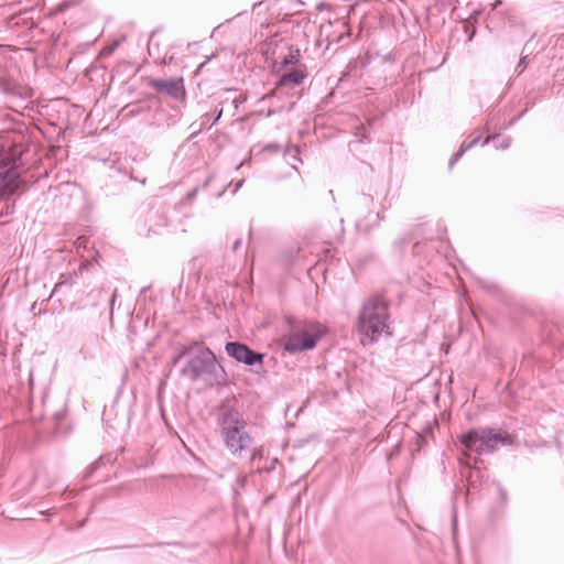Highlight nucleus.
I'll return each mask as SVG.
<instances>
[{"mask_svg": "<svg viewBox=\"0 0 564 564\" xmlns=\"http://www.w3.org/2000/svg\"><path fill=\"white\" fill-rule=\"evenodd\" d=\"M216 181L214 175H209L204 182L192 188L182 200L172 203L162 197L152 198L147 206L140 209L135 221V230L139 236L150 237L151 235H162L176 229L180 220L177 206L192 204L199 192H207L209 198L220 197L226 187L221 184L216 192L209 191V187Z\"/></svg>", "mask_w": 564, "mask_h": 564, "instance_id": "f03ea898", "label": "nucleus"}, {"mask_svg": "<svg viewBox=\"0 0 564 564\" xmlns=\"http://www.w3.org/2000/svg\"><path fill=\"white\" fill-rule=\"evenodd\" d=\"M284 155L286 156H291L293 158L294 160H297V161H301L299 155H300V150L295 145H289L286 147V149L284 150Z\"/></svg>", "mask_w": 564, "mask_h": 564, "instance_id": "7c9ffc66", "label": "nucleus"}, {"mask_svg": "<svg viewBox=\"0 0 564 564\" xmlns=\"http://www.w3.org/2000/svg\"><path fill=\"white\" fill-rule=\"evenodd\" d=\"M145 122L155 129L166 130L174 124L173 117L163 108L161 100L159 101L158 109H153L145 118Z\"/></svg>", "mask_w": 564, "mask_h": 564, "instance_id": "4468645a", "label": "nucleus"}, {"mask_svg": "<svg viewBox=\"0 0 564 564\" xmlns=\"http://www.w3.org/2000/svg\"><path fill=\"white\" fill-rule=\"evenodd\" d=\"M54 292H55V290L50 294V296L46 301H48L51 297H53Z\"/></svg>", "mask_w": 564, "mask_h": 564, "instance_id": "8fccbe9b", "label": "nucleus"}, {"mask_svg": "<svg viewBox=\"0 0 564 564\" xmlns=\"http://www.w3.org/2000/svg\"><path fill=\"white\" fill-rule=\"evenodd\" d=\"M260 4H261V2H256V3L252 4V8L254 9L256 7H258Z\"/></svg>", "mask_w": 564, "mask_h": 564, "instance_id": "49530a36", "label": "nucleus"}, {"mask_svg": "<svg viewBox=\"0 0 564 564\" xmlns=\"http://www.w3.org/2000/svg\"><path fill=\"white\" fill-rule=\"evenodd\" d=\"M323 6H324V4H323V3H321L319 6H316V9H318V10H319Z\"/></svg>", "mask_w": 564, "mask_h": 564, "instance_id": "603ef678", "label": "nucleus"}, {"mask_svg": "<svg viewBox=\"0 0 564 564\" xmlns=\"http://www.w3.org/2000/svg\"><path fill=\"white\" fill-rule=\"evenodd\" d=\"M155 32H152L151 33V36H150V41L152 40V37L154 36Z\"/></svg>", "mask_w": 564, "mask_h": 564, "instance_id": "864d4df0", "label": "nucleus"}, {"mask_svg": "<svg viewBox=\"0 0 564 564\" xmlns=\"http://www.w3.org/2000/svg\"><path fill=\"white\" fill-rule=\"evenodd\" d=\"M528 111V108H525L522 112H520L518 116L511 118L508 123H506L505 126H502L500 128V130H507L509 128H511L513 124H516L524 115L525 112Z\"/></svg>", "mask_w": 564, "mask_h": 564, "instance_id": "2f4dec72", "label": "nucleus"}, {"mask_svg": "<svg viewBox=\"0 0 564 564\" xmlns=\"http://www.w3.org/2000/svg\"><path fill=\"white\" fill-rule=\"evenodd\" d=\"M246 101H247V96H246V95H243V94H240V95H238V96L234 97L232 99H230L229 97L224 98V99L220 101V105H221V107H224V105H226V104H228V102H229V104L232 106V108H234L235 110H238V108H239L242 104H245Z\"/></svg>", "mask_w": 564, "mask_h": 564, "instance_id": "bb28decb", "label": "nucleus"}, {"mask_svg": "<svg viewBox=\"0 0 564 564\" xmlns=\"http://www.w3.org/2000/svg\"><path fill=\"white\" fill-rule=\"evenodd\" d=\"M356 141L362 143L369 139L368 131L364 124L356 126L354 131Z\"/></svg>", "mask_w": 564, "mask_h": 564, "instance_id": "cd10ccee", "label": "nucleus"}, {"mask_svg": "<svg viewBox=\"0 0 564 564\" xmlns=\"http://www.w3.org/2000/svg\"><path fill=\"white\" fill-rule=\"evenodd\" d=\"M147 84L159 93H163L176 101L185 98L186 91L183 77L155 78L145 77Z\"/></svg>", "mask_w": 564, "mask_h": 564, "instance_id": "9d476101", "label": "nucleus"}, {"mask_svg": "<svg viewBox=\"0 0 564 564\" xmlns=\"http://www.w3.org/2000/svg\"><path fill=\"white\" fill-rule=\"evenodd\" d=\"M499 495V500L496 502L491 510L492 519H499L505 513V509L508 505V492L500 482H495Z\"/></svg>", "mask_w": 564, "mask_h": 564, "instance_id": "2eb2a0df", "label": "nucleus"}, {"mask_svg": "<svg viewBox=\"0 0 564 564\" xmlns=\"http://www.w3.org/2000/svg\"><path fill=\"white\" fill-rule=\"evenodd\" d=\"M405 242H406V239L401 238V239L395 240L394 245H395V247H401Z\"/></svg>", "mask_w": 564, "mask_h": 564, "instance_id": "a19ab883", "label": "nucleus"}, {"mask_svg": "<svg viewBox=\"0 0 564 564\" xmlns=\"http://www.w3.org/2000/svg\"><path fill=\"white\" fill-rule=\"evenodd\" d=\"M463 448L477 455L492 454L498 446H513L516 436L494 427H473L458 437Z\"/></svg>", "mask_w": 564, "mask_h": 564, "instance_id": "6e6552de", "label": "nucleus"}, {"mask_svg": "<svg viewBox=\"0 0 564 564\" xmlns=\"http://www.w3.org/2000/svg\"><path fill=\"white\" fill-rule=\"evenodd\" d=\"M371 205H373V197L370 194L362 193L355 199V207L360 215H362L364 209L369 208Z\"/></svg>", "mask_w": 564, "mask_h": 564, "instance_id": "a878e982", "label": "nucleus"}, {"mask_svg": "<svg viewBox=\"0 0 564 564\" xmlns=\"http://www.w3.org/2000/svg\"><path fill=\"white\" fill-rule=\"evenodd\" d=\"M117 460V455L113 453H108L106 455H101L98 459L91 463L86 469V478H90L98 469L105 467L108 464H113Z\"/></svg>", "mask_w": 564, "mask_h": 564, "instance_id": "f3484780", "label": "nucleus"}, {"mask_svg": "<svg viewBox=\"0 0 564 564\" xmlns=\"http://www.w3.org/2000/svg\"><path fill=\"white\" fill-rule=\"evenodd\" d=\"M486 477L485 470L479 467L469 468L467 484L469 489H478Z\"/></svg>", "mask_w": 564, "mask_h": 564, "instance_id": "6ab92c4d", "label": "nucleus"}, {"mask_svg": "<svg viewBox=\"0 0 564 564\" xmlns=\"http://www.w3.org/2000/svg\"><path fill=\"white\" fill-rule=\"evenodd\" d=\"M529 63H530L529 55H521V57L514 68V73L517 74V76H520L527 69Z\"/></svg>", "mask_w": 564, "mask_h": 564, "instance_id": "c85d7f7f", "label": "nucleus"}, {"mask_svg": "<svg viewBox=\"0 0 564 564\" xmlns=\"http://www.w3.org/2000/svg\"><path fill=\"white\" fill-rule=\"evenodd\" d=\"M345 36H347V37H349V36H350V32H349V30H347L345 33H341V34L338 36L337 42H343Z\"/></svg>", "mask_w": 564, "mask_h": 564, "instance_id": "4c0bfd02", "label": "nucleus"}, {"mask_svg": "<svg viewBox=\"0 0 564 564\" xmlns=\"http://www.w3.org/2000/svg\"><path fill=\"white\" fill-rule=\"evenodd\" d=\"M251 235H252V227L250 226V228H249V237H251Z\"/></svg>", "mask_w": 564, "mask_h": 564, "instance_id": "09e8293b", "label": "nucleus"}, {"mask_svg": "<svg viewBox=\"0 0 564 564\" xmlns=\"http://www.w3.org/2000/svg\"><path fill=\"white\" fill-rule=\"evenodd\" d=\"M14 486H15L17 488H20V487L22 486V479L17 480V482L14 484Z\"/></svg>", "mask_w": 564, "mask_h": 564, "instance_id": "c03bdc74", "label": "nucleus"}, {"mask_svg": "<svg viewBox=\"0 0 564 564\" xmlns=\"http://www.w3.org/2000/svg\"><path fill=\"white\" fill-rule=\"evenodd\" d=\"M390 301L383 293L365 297L358 312L356 328L360 344L366 347L379 341L382 336L393 334Z\"/></svg>", "mask_w": 564, "mask_h": 564, "instance_id": "39448f33", "label": "nucleus"}, {"mask_svg": "<svg viewBox=\"0 0 564 564\" xmlns=\"http://www.w3.org/2000/svg\"><path fill=\"white\" fill-rule=\"evenodd\" d=\"M489 142H492L494 148L496 150H507L511 145V138L509 135L502 137L500 133H496L492 135H488L481 143V145H487Z\"/></svg>", "mask_w": 564, "mask_h": 564, "instance_id": "a211bd4d", "label": "nucleus"}, {"mask_svg": "<svg viewBox=\"0 0 564 564\" xmlns=\"http://www.w3.org/2000/svg\"><path fill=\"white\" fill-rule=\"evenodd\" d=\"M477 283L484 291L491 295L499 296L501 294V289L495 281L478 278Z\"/></svg>", "mask_w": 564, "mask_h": 564, "instance_id": "393cba45", "label": "nucleus"}, {"mask_svg": "<svg viewBox=\"0 0 564 564\" xmlns=\"http://www.w3.org/2000/svg\"><path fill=\"white\" fill-rule=\"evenodd\" d=\"M484 129H485L486 131H489V129H490L489 124L487 123V124L485 126V128H484Z\"/></svg>", "mask_w": 564, "mask_h": 564, "instance_id": "de8ad7c7", "label": "nucleus"}, {"mask_svg": "<svg viewBox=\"0 0 564 564\" xmlns=\"http://www.w3.org/2000/svg\"><path fill=\"white\" fill-rule=\"evenodd\" d=\"M401 57L400 51L393 48L387 53H367L365 56L351 59L339 77L337 85L350 77L358 79L368 75L373 85L394 88L398 85V77L404 70Z\"/></svg>", "mask_w": 564, "mask_h": 564, "instance_id": "20e7f679", "label": "nucleus"}, {"mask_svg": "<svg viewBox=\"0 0 564 564\" xmlns=\"http://www.w3.org/2000/svg\"><path fill=\"white\" fill-rule=\"evenodd\" d=\"M480 134L474 137L468 142H463L460 149L452 156V159L448 162V167L453 169V166L460 160V158L464 155V153L475 147L480 141Z\"/></svg>", "mask_w": 564, "mask_h": 564, "instance_id": "aec40b11", "label": "nucleus"}, {"mask_svg": "<svg viewBox=\"0 0 564 564\" xmlns=\"http://www.w3.org/2000/svg\"><path fill=\"white\" fill-rule=\"evenodd\" d=\"M280 111V109L276 108H269L268 110H259L257 111L258 116H263L265 118H270L274 115H276Z\"/></svg>", "mask_w": 564, "mask_h": 564, "instance_id": "f704fd0d", "label": "nucleus"}, {"mask_svg": "<svg viewBox=\"0 0 564 564\" xmlns=\"http://www.w3.org/2000/svg\"><path fill=\"white\" fill-rule=\"evenodd\" d=\"M209 61L210 57H207L203 63H200L197 67V72H200Z\"/></svg>", "mask_w": 564, "mask_h": 564, "instance_id": "ea45409f", "label": "nucleus"}, {"mask_svg": "<svg viewBox=\"0 0 564 564\" xmlns=\"http://www.w3.org/2000/svg\"><path fill=\"white\" fill-rule=\"evenodd\" d=\"M258 455H259V452L253 449L251 453V460H254Z\"/></svg>", "mask_w": 564, "mask_h": 564, "instance_id": "79ce46f5", "label": "nucleus"}, {"mask_svg": "<svg viewBox=\"0 0 564 564\" xmlns=\"http://www.w3.org/2000/svg\"><path fill=\"white\" fill-rule=\"evenodd\" d=\"M247 421L234 409H227L219 419L220 434L226 448L235 457H242L250 452L253 437L247 431Z\"/></svg>", "mask_w": 564, "mask_h": 564, "instance_id": "0eeeda50", "label": "nucleus"}, {"mask_svg": "<svg viewBox=\"0 0 564 564\" xmlns=\"http://www.w3.org/2000/svg\"><path fill=\"white\" fill-rule=\"evenodd\" d=\"M300 58H301L300 50L290 47L289 53L283 56L281 63L284 68L296 67V66L302 65L300 63Z\"/></svg>", "mask_w": 564, "mask_h": 564, "instance_id": "412c9836", "label": "nucleus"}, {"mask_svg": "<svg viewBox=\"0 0 564 564\" xmlns=\"http://www.w3.org/2000/svg\"><path fill=\"white\" fill-rule=\"evenodd\" d=\"M160 97L155 94H145L138 100L126 105L122 108L124 116L127 117H138L144 116V119L151 113L153 109H158Z\"/></svg>", "mask_w": 564, "mask_h": 564, "instance_id": "f8f14e48", "label": "nucleus"}, {"mask_svg": "<svg viewBox=\"0 0 564 564\" xmlns=\"http://www.w3.org/2000/svg\"><path fill=\"white\" fill-rule=\"evenodd\" d=\"M66 416V410H61V411H56L54 414H53V420L56 422V423H59L61 421L64 420V417Z\"/></svg>", "mask_w": 564, "mask_h": 564, "instance_id": "c9c22d12", "label": "nucleus"}, {"mask_svg": "<svg viewBox=\"0 0 564 564\" xmlns=\"http://www.w3.org/2000/svg\"><path fill=\"white\" fill-rule=\"evenodd\" d=\"M174 366L182 364L180 375L192 382H203L207 388L223 386L227 381V372L217 360L215 352L196 341L183 345L172 358Z\"/></svg>", "mask_w": 564, "mask_h": 564, "instance_id": "7ed1b4c3", "label": "nucleus"}, {"mask_svg": "<svg viewBox=\"0 0 564 564\" xmlns=\"http://www.w3.org/2000/svg\"><path fill=\"white\" fill-rule=\"evenodd\" d=\"M431 243L430 242H421L417 241L413 245L412 251L415 257H421L422 260L425 262L430 261V252H431Z\"/></svg>", "mask_w": 564, "mask_h": 564, "instance_id": "5701e85b", "label": "nucleus"}, {"mask_svg": "<svg viewBox=\"0 0 564 564\" xmlns=\"http://www.w3.org/2000/svg\"><path fill=\"white\" fill-rule=\"evenodd\" d=\"M307 76V70H306V66L305 65H300V66H296V67H291L289 69H286L278 79L276 84H275V88L273 91L262 96L259 101H263L265 99H269L273 96H275L276 94V90H279L280 88L286 86V85H292V86H299L301 85L304 79L306 78Z\"/></svg>", "mask_w": 564, "mask_h": 564, "instance_id": "ddd939ff", "label": "nucleus"}, {"mask_svg": "<svg viewBox=\"0 0 564 564\" xmlns=\"http://www.w3.org/2000/svg\"><path fill=\"white\" fill-rule=\"evenodd\" d=\"M116 297H117V291H113V293H112V295H111V297H110V302H111V304H113V302H115Z\"/></svg>", "mask_w": 564, "mask_h": 564, "instance_id": "37998d69", "label": "nucleus"}, {"mask_svg": "<svg viewBox=\"0 0 564 564\" xmlns=\"http://www.w3.org/2000/svg\"><path fill=\"white\" fill-rule=\"evenodd\" d=\"M456 525V518L453 519V528Z\"/></svg>", "mask_w": 564, "mask_h": 564, "instance_id": "3c124183", "label": "nucleus"}, {"mask_svg": "<svg viewBox=\"0 0 564 564\" xmlns=\"http://www.w3.org/2000/svg\"><path fill=\"white\" fill-rule=\"evenodd\" d=\"M284 324L285 329L279 339L283 355H295L312 350L325 335L323 326L314 321L286 315L284 316Z\"/></svg>", "mask_w": 564, "mask_h": 564, "instance_id": "423d86ee", "label": "nucleus"}, {"mask_svg": "<svg viewBox=\"0 0 564 564\" xmlns=\"http://www.w3.org/2000/svg\"><path fill=\"white\" fill-rule=\"evenodd\" d=\"M243 182H245V180H240V181H238V182L236 183L235 188H234V191H232V193H234V194H235V193H237V192L241 188V186H242Z\"/></svg>", "mask_w": 564, "mask_h": 564, "instance_id": "e433bc0d", "label": "nucleus"}, {"mask_svg": "<svg viewBox=\"0 0 564 564\" xmlns=\"http://www.w3.org/2000/svg\"><path fill=\"white\" fill-rule=\"evenodd\" d=\"M225 350L227 355L237 362L249 367L259 366L262 368L264 354L253 350L245 343L238 340L227 341Z\"/></svg>", "mask_w": 564, "mask_h": 564, "instance_id": "1a4fd4ad", "label": "nucleus"}, {"mask_svg": "<svg viewBox=\"0 0 564 564\" xmlns=\"http://www.w3.org/2000/svg\"><path fill=\"white\" fill-rule=\"evenodd\" d=\"M502 3V0H496L492 3V9L489 13L490 23L499 21L501 28H523L525 22L522 15L514 9L498 10V7Z\"/></svg>", "mask_w": 564, "mask_h": 564, "instance_id": "9b49d317", "label": "nucleus"}, {"mask_svg": "<svg viewBox=\"0 0 564 564\" xmlns=\"http://www.w3.org/2000/svg\"><path fill=\"white\" fill-rule=\"evenodd\" d=\"M241 242H242V241H241V239H240V238H238V239L234 242V245H232V250H234V251H237V250H238V248L241 246Z\"/></svg>", "mask_w": 564, "mask_h": 564, "instance_id": "58836bf2", "label": "nucleus"}, {"mask_svg": "<svg viewBox=\"0 0 564 564\" xmlns=\"http://www.w3.org/2000/svg\"><path fill=\"white\" fill-rule=\"evenodd\" d=\"M35 478H36L35 474H32L31 479H30V484H33L35 481Z\"/></svg>", "mask_w": 564, "mask_h": 564, "instance_id": "a18cd8bd", "label": "nucleus"}, {"mask_svg": "<svg viewBox=\"0 0 564 564\" xmlns=\"http://www.w3.org/2000/svg\"><path fill=\"white\" fill-rule=\"evenodd\" d=\"M28 127L12 117L7 109H0V133H7L6 144L1 145L7 153L10 166H0V219L14 213L13 196L20 188V167L22 156L29 151L30 137Z\"/></svg>", "mask_w": 564, "mask_h": 564, "instance_id": "f257e3e1", "label": "nucleus"}, {"mask_svg": "<svg viewBox=\"0 0 564 564\" xmlns=\"http://www.w3.org/2000/svg\"><path fill=\"white\" fill-rule=\"evenodd\" d=\"M112 170L117 171L119 174H122L123 177H127L129 180H132V181H135V182H139L141 184H144L145 183V177H139L137 175L133 174L132 170H129L127 166H124L122 163L118 162V163H113V165L111 166Z\"/></svg>", "mask_w": 564, "mask_h": 564, "instance_id": "b1692460", "label": "nucleus"}, {"mask_svg": "<svg viewBox=\"0 0 564 564\" xmlns=\"http://www.w3.org/2000/svg\"><path fill=\"white\" fill-rule=\"evenodd\" d=\"M224 112V107L215 108V115L212 116L210 113L206 112L200 118V128H207L210 129L214 124H216L219 119L221 118Z\"/></svg>", "mask_w": 564, "mask_h": 564, "instance_id": "4be33fe9", "label": "nucleus"}, {"mask_svg": "<svg viewBox=\"0 0 564 564\" xmlns=\"http://www.w3.org/2000/svg\"><path fill=\"white\" fill-rule=\"evenodd\" d=\"M375 259H376L375 253L369 252V253H367V254H365V256H362V257H359L356 261H357V265H358L359 268H362V267H365L367 263H369V262L373 261Z\"/></svg>", "mask_w": 564, "mask_h": 564, "instance_id": "c756f323", "label": "nucleus"}, {"mask_svg": "<svg viewBox=\"0 0 564 564\" xmlns=\"http://www.w3.org/2000/svg\"><path fill=\"white\" fill-rule=\"evenodd\" d=\"M380 220L381 217L379 213H372L371 210H369L368 214L365 215L362 218L357 219L356 226L359 230L369 232L371 229L379 225Z\"/></svg>", "mask_w": 564, "mask_h": 564, "instance_id": "dca6fc26", "label": "nucleus"}, {"mask_svg": "<svg viewBox=\"0 0 564 564\" xmlns=\"http://www.w3.org/2000/svg\"><path fill=\"white\" fill-rule=\"evenodd\" d=\"M281 150V147L279 143L276 142H271V143H268L263 147V152H269V153H279Z\"/></svg>", "mask_w": 564, "mask_h": 564, "instance_id": "473e14b6", "label": "nucleus"}, {"mask_svg": "<svg viewBox=\"0 0 564 564\" xmlns=\"http://www.w3.org/2000/svg\"><path fill=\"white\" fill-rule=\"evenodd\" d=\"M25 18L23 17V14H17V15H13L10 18V25H14V26H18L20 25L21 23H24L25 22Z\"/></svg>", "mask_w": 564, "mask_h": 564, "instance_id": "72a5a7b5", "label": "nucleus"}]
</instances>
